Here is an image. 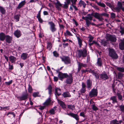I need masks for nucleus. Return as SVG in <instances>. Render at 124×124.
<instances>
[{
  "instance_id": "1",
  "label": "nucleus",
  "mask_w": 124,
  "mask_h": 124,
  "mask_svg": "<svg viewBox=\"0 0 124 124\" xmlns=\"http://www.w3.org/2000/svg\"><path fill=\"white\" fill-rule=\"evenodd\" d=\"M82 18L85 21L87 27H88L91 24V21L92 20V17L91 15L89 14L87 15V16H83Z\"/></svg>"
},
{
  "instance_id": "2",
  "label": "nucleus",
  "mask_w": 124,
  "mask_h": 124,
  "mask_svg": "<svg viewBox=\"0 0 124 124\" xmlns=\"http://www.w3.org/2000/svg\"><path fill=\"white\" fill-rule=\"evenodd\" d=\"M87 55V52L86 50L84 49L83 50H80L78 51V55L79 58L81 56L83 57H85Z\"/></svg>"
},
{
  "instance_id": "3",
  "label": "nucleus",
  "mask_w": 124,
  "mask_h": 124,
  "mask_svg": "<svg viewBox=\"0 0 124 124\" xmlns=\"http://www.w3.org/2000/svg\"><path fill=\"white\" fill-rule=\"evenodd\" d=\"M109 55L112 58L116 59L118 57L117 54L113 49H109Z\"/></svg>"
},
{
  "instance_id": "4",
  "label": "nucleus",
  "mask_w": 124,
  "mask_h": 124,
  "mask_svg": "<svg viewBox=\"0 0 124 124\" xmlns=\"http://www.w3.org/2000/svg\"><path fill=\"white\" fill-rule=\"evenodd\" d=\"M109 55L112 58L116 59L118 57L117 54L113 49H109Z\"/></svg>"
},
{
  "instance_id": "5",
  "label": "nucleus",
  "mask_w": 124,
  "mask_h": 124,
  "mask_svg": "<svg viewBox=\"0 0 124 124\" xmlns=\"http://www.w3.org/2000/svg\"><path fill=\"white\" fill-rule=\"evenodd\" d=\"M106 39L108 41H110L112 42H115L116 39L115 36L111 35H110L108 34L106 35Z\"/></svg>"
},
{
  "instance_id": "6",
  "label": "nucleus",
  "mask_w": 124,
  "mask_h": 124,
  "mask_svg": "<svg viewBox=\"0 0 124 124\" xmlns=\"http://www.w3.org/2000/svg\"><path fill=\"white\" fill-rule=\"evenodd\" d=\"M48 24L50 25V29L52 32H54L56 31L55 25L53 22H48Z\"/></svg>"
},
{
  "instance_id": "7",
  "label": "nucleus",
  "mask_w": 124,
  "mask_h": 124,
  "mask_svg": "<svg viewBox=\"0 0 124 124\" xmlns=\"http://www.w3.org/2000/svg\"><path fill=\"white\" fill-rule=\"evenodd\" d=\"M97 90L93 89L90 92L89 95L91 97H95L97 96Z\"/></svg>"
},
{
  "instance_id": "8",
  "label": "nucleus",
  "mask_w": 124,
  "mask_h": 124,
  "mask_svg": "<svg viewBox=\"0 0 124 124\" xmlns=\"http://www.w3.org/2000/svg\"><path fill=\"white\" fill-rule=\"evenodd\" d=\"M69 77H67V78L65 82L67 84H71L73 81V77L72 74L71 73H69Z\"/></svg>"
},
{
  "instance_id": "9",
  "label": "nucleus",
  "mask_w": 124,
  "mask_h": 124,
  "mask_svg": "<svg viewBox=\"0 0 124 124\" xmlns=\"http://www.w3.org/2000/svg\"><path fill=\"white\" fill-rule=\"evenodd\" d=\"M61 58L62 61L66 64H70L71 62L70 58L68 56H63L62 57H61Z\"/></svg>"
},
{
  "instance_id": "10",
  "label": "nucleus",
  "mask_w": 124,
  "mask_h": 124,
  "mask_svg": "<svg viewBox=\"0 0 124 124\" xmlns=\"http://www.w3.org/2000/svg\"><path fill=\"white\" fill-rule=\"evenodd\" d=\"M69 75L67 73H59L58 75V77L60 79L62 80L65 78H67L69 77Z\"/></svg>"
},
{
  "instance_id": "11",
  "label": "nucleus",
  "mask_w": 124,
  "mask_h": 124,
  "mask_svg": "<svg viewBox=\"0 0 124 124\" xmlns=\"http://www.w3.org/2000/svg\"><path fill=\"white\" fill-rule=\"evenodd\" d=\"M94 16L95 18L98 19L99 21H102L104 20V19L102 17L101 14H99L98 13H95L94 14Z\"/></svg>"
},
{
  "instance_id": "12",
  "label": "nucleus",
  "mask_w": 124,
  "mask_h": 124,
  "mask_svg": "<svg viewBox=\"0 0 124 124\" xmlns=\"http://www.w3.org/2000/svg\"><path fill=\"white\" fill-rule=\"evenodd\" d=\"M28 96V94L27 93H25L23 94L22 96L17 97V98L20 101L24 100L27 99Z\"/></svg>"
},
{
  "instance_id": "13",
  "label": "nucleus",
  "mask_w": 124,
  "mask_h": 124,
  "mask_svg": "<svg viewBox=\"0 0 124 124\" xmlns=\"http://www.w3.org/2000/svg\"><path fill=\"white\" fill-rule=\"evenodd\" d=\"M86 88L89 90H90L92 88V82L89 79L87 80L86 82Z\"/></svg>"
},
{
  "instance_id": "14",
  "label": "nucleus",
  "mask_w": 124,
  "mask_h": 124,
  "mask_svg": "<svg viewBox=\"0 0 124 124\" xmlns=\"http://www.w3.org/2000/svg\"><path fill=\"white\" fill-rule=\"evenodd\" d=\"M82 88L80 90V92L81 93H85L86 91V85L84 82H82L81 84Z\"/></svg>"
},
{
  "instance_id": "15",
  "label": "nucleus",
  "mask_w": 124,
  "mask_h": 124,
  "mask_svg": "<svg viewBox=\"0 0 124 124\" xmlns=\"http://www.w3.org/2000/svg\"><path fill=\"white\" fill-rule=\"evenodd\" d=\"M28 54L27 53H23L21 55V57L22 60H24L29 57Z\"/></svg>"
},
{
  "instance_id": "16",
  "label": "nucleus",
  "mask_w": 124,
  "mask_h": 124,
  "mask_svg": "<svg viewBox=\"0 0 124 124\" xmlns=\"http://www.w3.org/2000/svg\"><path fill=\"white\" fill-rule=\"evenodd\" d=\"M14 34L17 38L19 37L21 35V33L20 31L18 30L15 31L14 32Z\"/></svg>"
},
{
  "instance_id": "17",
  "label": "nucleus",
  "mask_w": 124,
  "mask_h": 124,
  "mask_svg": "<svg viewBox=\"0 0 124 124\" xmlns=\"http://www.w3.org/2000/svg\"><path fill=\"white\" fill-rule=\"evenodd\" d=\"M57 101L58 103L62 108H66V105L62 101L59 100H58Z\"/></svg>"
},
{
  "instance_id": "18",
  "label": "nucleus",
  "mask_w": 124,
  "mask_h": 124,
  "mask_svg": "<svg viewBox=\"0 0 124 124\" xmlns=\"http://www.w3.org/2000/svg\"><path fill=\"white\" fill-rule=\"evenodd\" d=\"M25 0L21 1L18 5L17 8V9H19L21 8L25 4Z\"/></svg>"
},
{
  "instance_id": "19",
  "label": "nucleus",
  "mask_w": 124,
  "mask_h": 124,
  "mask_svg": "<svg viewBox=\"0 0 124 124\" xmlns=\"http://www.w3.org/2000/svg\"><path fill=\"white\" fill-rule=\"evenodd\" d=\"M9 60L12 63H15L16 60V58L14 56L11 55L9 57Z\"/></svg>"
},
{
  "instance_id": "20",
  "label": "nucleus",
  "mask_w": 124,
  "mask_h": 124,
  "mask_svg": "<svg viewBox=\"0 0 124 124\" xmlns=\"http://www.w3.org/2000/svg\"><path fill=\"white\" fill-rule=\"evenodd\" d=\"M55 94L56 95L59 96L61 94V90L59 88H56L55 89Z\"/></svg>"
},
{
  "instance_id": "21",
  "label": "nucleus",
  "mask_w": 124,
  "mask_h": 124,
  "mask_svg": "<svg viewBox=\"0 0 124 124\" xmlns=\"http://www.w3.org/2000/svg\"><path fill=\"white\" fill-rule=\"evenodd\" d=\"M78 5L80 7L83 6L84 8H85L86 5L85 3L81 0L79 1Z\"/></svg>"
},
{
  "instance_id": "22",
  "label": "nucleus",
  "mask_w": 124,
  "mask_h": 124,
  "mask_svg": "<svg viewBox=\"0 0 124 124\" xmlns=\"http://www.w3.org/2000/svg\"><path fill=\"white\" fill-rule=\"evenodd\" d=\"M6 41L8 43H11L12 39V37L9 35H6Z\"/></svg>"
},
{
  "instance_id": "23",
  "label": "nucleus",
  "mask_w": 124,
  "mask_h": 124,
  "mask_svg": "<svg viewBox=\"0 0 124 124\" xmlns=\"http://www.w3.org/2000/svg\"><path fill=\"white\" fill-rule=\"evenodd\" d=\"M6 36L5 34L3 32L0 33V40L1 41H3L5 39Z\"/></svg>"
},
{
  "instance_id": "24",
  "label": "nucleus",
  "mask_w": 124,
  "mask_h": 124,
  "mask_svg": "<svg viewBox=\"0 0 124 124\" xmlns=\"http://www.w3.org/2000/svg\"><path fill=\"white\" fill-rule=\"evenodd\" d=\"M119 47L120 49L122 50L124 49V39L121 41V42L119 43Z\"/></svg>"
},
{
  "instance_id": "25",
  "label": "nucleus",
  "mask_w": 124,
  "mask_h": 124,
  "mask_svg": "<svg viewBox=\"0 0 124 124\" xmlns=\"http://www.w3.org/2000/svg\"><path fill=\"white\" fill-rule=\"evenodd\" d=\"M77 39L78 40V43L79 47H81L82 42V40L80 38V36H76Z\"/></svg>"
},
{
  "instance_id": "26",
  "label": "nucleus",
  "mask_w": 124,
  "mask_h": 124,
  "mask_svg": "<svg viewBox=\"0 0 124 124\" xmlns=\"http://www.w3.org/2000/svg\"><path fill=\"white\" fill-rule=\"evenodd\" d=\"M51 100L49 98L47 99L43 103V105L45 107L48 106L50 104Z\"/></svg>"
},
{
  "instance_id": "27",
  "label": "nucleus",
  "mask_w": 124,
  "mask_h": 124,
  "mask_svg": "<svg viewBox=\"0 0 124 124\" xmlns=\"http://www.w3.org/2000/svg\"><path fill=\"white\" fill-rule=\"evenodd\" d=\"M20 15L19 14L15 15L14 18L15 21L16 22L19 21Z\"/></svg>"
},
{
  "instance_id": "28",
  "label": "nucleus",
  "mask_w": 124,
  "mask_h": 124,
  "mask_svg": "<svg viewBox=\"0 0 124 124\" xmlns=\"http://www.w3.org/2000/svg\"><path fill=\"white\" fill-rule=\"evenodd\" d=\"M110 100L112 101V103L113 104L116 103L117 102L116 97L115 96L111 97L110 98Z\"/></svg>"
},
{
  "instance_id": "29",
  "label": "nucleus",
  "mask_w": 124,
  "mask_h": 124,
  "mask_svg": "<svg viewBox=\"0 0 124 124\" xmlns=\"http://www.w3.org/2000/svg\"><path fill=\"white\" fill-rule=\"evenodd\" d=\"M62 95L64 97H70L71 96L69 93L68 92H64Z\"/></svg>"
},
{
  "instance_id": "30",
  "label": "nucleus",
  "mask_w": 124,
  "mask_h": 124,
  "mask_svg": "<svg viewBox=\"0 0 124 124\" xmlns=\"http://www.w3.org/2000/svg\"><path fill=\"white\" fill-rule=\"evenodd\" d=\"M64 34L65 36H73L72 34L68 30H67L64 33Z\"/></svg>"
},
{
  "instance_id": "31",
  "label": "nucleus",
  "mask_w": 124,
  "mask_h": 124,
  "mask_svg": "<svg viewBox=\"0 0 124 124\" xmlns=\"http://www.w3.org/2000/svg\"><path fill=\"white\" fill-rule=\"evenodd\" d=\"M93 1H95L97 3L98 5L100 6H101L103 8H104L106 7L105 5L103 3H102L101 2H97L96 0H95Z\"/></svg>"
},
{
  "instance_id": "32",
  "label": "nucleus",
  "mask_w": 124,
  "mask_h": 124,
  "mask_svg": "<svg viewBox=\"0 0 124 124\" xmlns=\"http://www.w3.org/2000/svg\"><path fill=\"white\" fill-rule=\"evenodd\" d=\"M101 78L104 80L107 79L108 78L107 75L106 74H102L101 75Z\"/></svg>"
},
{
  "instance_id": "33",
  "label": "nucleus",
  "mask_w": 124,
  "mask_h": 124,
  "mask_svg": "<svg viewBox=\"0 0 124 124\" xmlns=\"http://www.w3.org/2000/svg\"><path fill=\"white\" fill-rule=\"evenodd\" d=\"M90 72L92 73L93 75L95 76L96 78L98 79L99 78V76L98 74L95 72L93 70L91 71Z\"/></svg>"
},
{
  "instance_id": "34",
  "label": "nucleus",
  "mask_w": 124,
  "mask_h": 124,
  "mask_svg": "<svg viewBox=\"0 0 124 124\" xmlns=\"http://www.w3.org/2000/svg\"><path fill=\"white\" fill-rule=\"evenodd\" d=\"M47 89L48 90V93L50 95H51L52 94V87L51 85H48Z\"/></svg>"
},
{
  "instance_id": "35",
  "label": "nucleus",
  "mask_w": 124,
  "mask_h": 124,
  "mask_svg": "<svg viewBox=\"0 0 124 124\" xmlns=\"http://www.w3.org/2000/svg\"><path fill=\"white\" fill-rule=\"evenodd\" d=\"M0 11L3 14H5L6 13V10L4 8L1 6H0Z\"/></svg>"
},
{
  "instance_id": "36",
  "label": "nucleus",
  "mask_w": 124,
  "mask_h": 124,
  "mask_svg": "<svg viewBox=\"0 0 124 124\" xmlns=\"http://www.w3.org/2000/svg\"><path fill=\"white\" fill-rule=\"evenodd\" d=\"M56 107L55 106L54 108L50 109L49 111L50 114H54L55 113V111L56 110Z\"/></svg>"
},
{
  "instance_id": "37",
  "label": "nucleus",
  "mask_w": 124,
  "mask_h": 124,
  "mask_svg": "<svg viewBox=\"0 0 124 124\" xmlns=\"http://www.w3.org/2000/svg\"><path fill=\"white\" fill-rule=\"evenodd\" d=\"M9 106H6L4 107H0V110H4L6 111L7 110H8L9 109Z\"/></svg>"
},
{
  "instance_id": "38",
  "label": "nucleus",
  "mask_w": 124,
  "mask_h": 124,
  "mask_svg": "<svg viewBox=\"0 0 124 124\" xmlns=\"http://www.w3.org/2000/svg\"><path fill=\"white\" fill-rule=\"evenodd\" d=\"M97 65L99 66H101L102 64V61L100 58H98L97 59Z\"/></svg>"
},
{
  "instance_id": "39",
  "label": "nucleus",
  "mask_w": 124,
  "mask_h": 124,
  "mask_svg": "<svg viewBox=\"0 0 124 124\" xmlns=\"http://www.w3.org/2000/svg\"><path fill=\"white\" fill-rule=\"evenodd\" d=\"M67 107L68 108L72 110H74L75 109V106L74 105H68Z\"/></svg>"
},
{
  "instance_id": "40",
  "label": "nucleus",
  "mask_w": 124,
  "mask_h": 124,
  "mask_svg": "<svg viewBox=\"0 0 124 124\" xmlns=\"http://www.w3.org/2000/svg\"><path fill=\"white\" fill-rule=\"evenodd\" d=\"M28 92L30 93H31L32 91V87L30 85V84H29L28 85Z\"/></svg>"
},
{
  "instance_id": "41",
  "label": "nucleus",
  "mask_w": 124,
  "mask_h": 124,
  "mask_svg": "<svg viewBox=\"0 0 124 124\" xmlns=\"http://www.w3.org/2000/svg\"><path fill=\"white\" fill-rule=\"evenodd\" d=\"M39 92H34L33 93L32 96L34 97L39 96Z\"/></svg>"
},
{
  "instance_id": "42",
  "label": "nucleus",
  "mask_w": 124,
  "mask_h": 124,
  "mask_svg": "<svg viewBox=\"0 0 124 124\" xmlns=\"http://www.w3.org/2000/svg\"><path fill=\"white\" fill-rule=\"evenodd\" d=\"M118 122L116 120H114L110 122V124H118Z\"/></svg>"
},
{
  "instance_id": "43",
  "label": "nucleus",
  "mask_w": 124,
  "mask_h": 124,
  "mask_svg": "<svg viewBox=\"0 0 124 124\" xmlns=\"http://www.w3.org/2000/svg\"><path fill=\"white\" fill-rule=\"evenodd\" d=\"M88 38L89 39V41L90 42H91L93 39V37L90 35H89Z\"/></svg>"
},
{
  "instance_id": "44",
  "label": "nucleus",
  "mask_w": 124,
  "mask_h": 124,
  "mask_svg": "<svg viewBox=\"0 0 124 124\" xmlns=\"http://www.w3.org/2000/svg\"><path fill=\"white\" fill-rule=\"evenodd\" d=\"M37 17L40 23H42L43 21L41 18V16H37Z\"/></svg>"
},
{
  "instance_id": "45",
  "label": "nucleus",
  "mask_w": 124,
  "mask_h": 124,
  "mask_svg": "<svg viewBox=\"0 0 124 124\" xmlns=\"http://www.w3.org/2000/svg\"><path fill=\"white\" fill-rule=\"evenodd\" d=\"M10 115L11 116H15V113L13 112H8L7 114V116H8Z\"/></svg>"
},
{
  "instance_id": "46",
  "label": "nucleus",
  "mask_w": 124,
  "mask_h": 124,
  "mask_svg": "<svg viewBox=\"0 0 124 124\" xmlns=\"http://www.w3.org/2000/svg\"><path fill=\"white\" fill-rule=\"evenodd\" d=\"M78 64L79 65V66L81 67H86V65L85 64H84L82 63L78 62Z\"/></svg>"
},
{
  "instance_id": "47",
  "label": "nucleus",
  "mask_w": 124,
  "mask_h": 124,
  "mask_svg": "<svg viewBox=\"0 0 124 124\" xmlns=\"http://www.w3.org/2000/svg\"><path fill=\"white\" fill-rule=\"evenodd\" d=\"M117 6L121 8L122 7V4L121 2L118 1L117 3Z\"/></svg>"
},
{
  "instance_id": "48",
  "label": "nucleus",
  "mask_w": 124,
  "mask_h": 124,
  "mask_svg": "<svg viewBox=\"0 0 124 124\" xmlns=\"http://www.w3.org/2000/svg\"><path fill=\"white\" fill-rule=\"evenodd\" d=\"M117 69L118 70L121 72H124V68L119 67L117 68Z\"/></svg>"
},
{
  "instance_id": "49",
  "label": "nucleus",
  "mask_w": 124,
  "mask_h": 124,
  "mask_svg": "<svg viewBox=\"0 0 124 124\" xmlns=\"http://www.w3.org/2000/svg\"><path fill=\"white\" fill-rule=\"evenodd\" d=\"M121 111L122 112H124V105H121L119 107Z\"/></svg>"
},
{
  "instance_id": "50",
  "label": "nucleus",
  "mask_w": 124,
  "mask_h": 124,
  "mask_svg": "<svg viewBox=\"0 0 124 124\" xmlns=\"http://www.w3.org/2000/svg\"><path fill=\"white\" fill-rule=\"evenodd\" d=\"M92 108L94 110L96 111L98 109L95 106L94 104L92 105Z\"/></svg>"
},
{
  "instance_id": "51",
  "label": "nucleus",
  "mask_w": 124,
  "mask_h": 124,
  "mask_svg": "<svg viewBox=\"0 0 124 124\" xmlns=\"http://www.w3.org/2000/svg\"><path fill=\"white\" fill-rule=\"evenodd\" d=\"M117 96L118 97V99L120 100H121L122 99V96L120 93H117Z\"/></svg>"
},
{
  "instance_id": "52",
  "label": "nucleus",
  "mask_w": 124,
  "mask_h": 124,
  "mask_svg": "<svg viewBox=\"0 0 124 124\" xmlns=\"http://www.w3.org/2000/svg\"><path fill=\"white\" fill-rule=\"evenodd\" d=\"M114 10L117 12H119L120 11L121 8L118 7H116L114 8Z\"/></svg>"
},
{
  "instance_id": "53",
  "label": "nucleus",
  "mask_w": 124,
  "mask_h": 124,
  "mask_svg": "<svg viewBox=\"0 0 124 124\" xmlns=\"http://www.w3.org/2000/svg\"><path fill=\"white\" fill-rule=\"evenodd\" d=\"M53 53V54L54 55V56L56 57L58 56V54L57 53L56 51H54Z\"/></svg>"
},
{
  "instance_id": "54",
  "label": "nucleus",
  "mask_w": 124,
  "mask_h": 124,
  "mask_svg": "<svg viewBox=\"0 0 124 124\" xmlns=\"http://www.w3.org/2000/svg\"><path fill=\"white\" fill-rule=\"evenodd\" d=\"M55 4L56 6H59L60 7L62 6V4L58 0H57V2Z\"/></svg>"
},
{
  "instance_id": "55",
  "label": "nucleus",
  "mask_w": 124,
  "mask_h": 124,
  "mask_svg": "<svg viewBox=\"0 0 124 124\" xmlns=\"http://www.w3.org/2000/svg\"><path fill=\"white\" fill-rule=\"evenodd\" d=\"M111 17L112 18H114L116 16L115 14L114 13H111Z\"/></svg>"
},
{
  "instance_id": "56",
  "label": "nucleus",
  "mask_w": 124,
  "mask_h": 124,
  "mask_svg": "<svg viewBox=\"0 0 124 124\" xmlns=\"http://www.w3.org/2000/svg\"><path fill=\"white\" fill-rule=\"evenodd\" d=\"M12 82V80H11L8 82H5V83L6 85H10Z\"/></svg>"
},
{
  "instance_id": "57",
  "label": "nucleus",
  "mask_w": 124,
  "mask_h": 124,
  "mask_svg": "<svg viewBox=\"0 0 124 124\" xmlns=\"http://www.w3.org/2000/svg\"><path fill=\"white\" fill-rule=\"evenodd\" d=\"M67 115L68 116H77L75 114L72 113H70L69 114H68Z\"/></svg>"
},
{
  "instance_id": "58",
  "label": "nucleus",
  "mask_w": 124,
  "mask_h": 124,
  "mask_svg": "<svg viewBox=\"0 0 124 124\" xmlns=\"http://www.w3.org/2000/svg\"><path fill=\"white\" fill-rule=\"evenodd\" d=\"M101 43L104 46H105L106 45V42L104 40H101Z\"/></svg>"
},
{
  "instance_id": "59",
  "label": "nucleus",
  "mask_w": 124,
  "mask_h": 124,
  "mask_svg": "<svg viewBox=\"0 0 124 124\" xmlns=\"http://www.w3.org/2000/svg\"><path fill=\"white\" fill-rule=\"evenodd\" d=\"M77 0H70L71 1L72 3V4H76Z\"/></svg>"
},
{
  "instance_id": "60",
  "label": "nucleus",
  "mask_w": 124,
  "mask_h": 124,
  "mask_svg": "<svg viewBox=\"0 0 124 124\" xmlns=\"http://www.w3.org/2000/svg\"><path fill=\"white\" fill-rule=\"evenodd\" d=\"M46 107L44 106V105H43V106H40L39 108V109H40V110H43L44 108H45Z\"/></svg>"
},
{
  "instance_id": "61",
  "label": "nucleus",
  "mask_w": 124,
  "mask_h": 124,
  "mask_svg": "<svg viewBox=\"0 0 124 124\" xmlns=\"http://www.w3.org/2000/svg\"><path fill=\"white\" fill-rule=\"evenodd\" d=\"M69 4L66 3H65L63 6V8H68Z\"/></svg>"
},
{
  "instance_id": "62",
  "label": "nucleus",
  "mask_w": 124,
  "mask_h": 124,
  "mask_svg": "<svg viewBox=\"0 0 124 124\" xmlns=\"http://www.w3.org/2000/svg\"><path fill=\"white\" fill-rule=\"evenodd\" d=\"M101 16H108V15L105 13H103L101 14Z\"/></svg>"
},
{
  "instance_id": "63",
  "label": "nucleus",
  "mask_w": 124,
  "mask_h": 124,
  "mask_svg": "<svg viewBox=\"0 0 124 124\" xmlns=\"http://www.w3.org/2000/svg\"><path fill=\"white\" fill-rule=\"evenodd\" d=\"M75 4H72V6L74 8L75 10L77 11L78 10L77 8L75 5Z\"/></svg>"
},
{
  "instance_id": "64",
  "label": "nucleus",
  "mask_w": 124,
  "mask_h": 124,
  "mask_svg": "<svg viewBox=\"0 0 124 124\" xmlns=\"http://www.w3.org/2000/svg\"><path fill=\"white\" fill-rule=\"evenodd\" d=\"M120 32L121 34L122 35L124 34V29H122L120 31Z\"/></svg>"
}]
</instances>
